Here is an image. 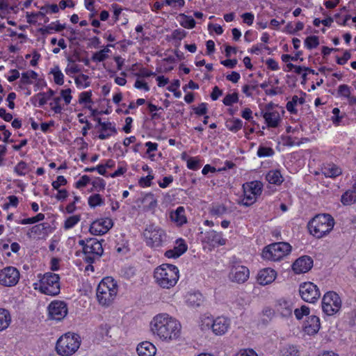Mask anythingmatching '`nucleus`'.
<instances>
[{"instance_id": "f257e3e1", "label": "nucleus", "mask_w": 356, "mask_h": 356, "mask_svg": "<svg viewBox=\"0 0 356 356\" xmlns=\"http://www.w3.org/2000/svg\"><path fill=\"white\" fill-rule=\"evenodd\" d=\"M150 330L161 341L170 342L180 337L181 325L175 318L162 313L153 318L150 323Z\"/></svg>"}, {"instance_id": "f03ea898", "label": "nucleus", "mask_w": 356, "mask_h": 356, "mask_svg": "<svg viewBox=\"0 0 356 356\" xmlns=\"http://www.w3.org/2000/svg\"><path fill=\"white\" fill-rule=\"evenodd\" d=\"M154 277L161 287L170 289L174 286L179 280V270L174 265L163 264L154 270Z\"/></svg>"}, {"instance_id": "7ed1b4c3", "label": "nucleus", "mask_w": 356, "mask_h": 356, "mask_svg": "<svg viewBox=\"0 0 356 356\" xmlns=\"http://www.w3.org/2000/svg\"><path fill=\"white\" fill-rule=\"evenodd\" d=\"M334 220L327 213L318 214L309 222L310 233L316 238H322L329 234L333 229Z\"/></svg>"}, {"instance_id": "20e7f679", "label": "nucleus", "mask_w": 356, "mask_h": 356, "mask_svg": "<svg viewBox=\"0 0 356 356\" xmlns=\"http://www.w3.org/2000/svg\"><path fill=\"white\" fill-rule=\"evenodd\" d=\"M117 282L111 277L104 278L97 289V298L100 305H110L118 293Z\"/></svg>"}, {"instance_id": "39448f33", "label": "nucleus", "mask_w": 356, "mask_h": 356, "mask_svg": "<svg viewBox=\"0 0 356 356\" xmlns=\"http://www.w3.org/2000/svg\"><path fill=\"white\" fill-rule=\"evenodd\" d=\"M80 345V337L76 334L68 332L58 339L56 350L60 356H71L77 351Z\"/></svg>"}, {"instance_id": "423d86ee", "label": "nucleus", "mask_w": 356, "mask_h": 356, "mask_svg": "<svg viewBox=\"0 0 356 356\" xmlns=\"http://www.w3.org/2000/svg\"><path fill=\"white\" fill-rule=\"evenodd\" d=\"M291 250V246L288 243H275L264 248L262 257L264 259L277 261L289 254Z\"/></svg>"}, {"instance_id": "0eeeda50", "label": "nucleus", "mask_w": 356, "mask_h": 356, "mask_svg": "<svg viewBox=\"0 0 356 356\" xmlns=\"http://www.w3.org/2000/svg\"><path fill=\"white\" fill-rule=\"evenodd\" d=\"M59 275L53 273H47L40 280L39 289L46 295L56 296L60 293Z\"/></svg>"}, {"instance_id": "6e6552de", "label": "nucleus", "mask_w": 356, "mask_h": 356, "mask_svg": "<svg viewBox=\"0 0 356 356\" xmlns=\"http://www.w3.org/2000/svg\"><path fill=\"white\" fill-rule=\"evenodd\" d=\"M263 184L259 181H253L243 184V199L241 204L245 207L253 204L258 196L261 194Z\"/></svg>"}, {"instance_id": "1a4fd4ad", "label": "nucleus", "mask_w": 356, "mask_h": 356, "mask_svg": "<svg viewBox=\"0 0 356 356\" xmlns=\"http://www.w3.org/2000/svg\"><path fill=\"white\" fill-rule=\"evenodd\" d=\"M201 328L205 330L212 328L213 332L216 335H222L229 329L230 325L229 320L223 316H219L215 320H212L209 317H207L202 321Z\"/></svg>"}, {"instance_id": "9d476101", "label": "nucleus", "mask_w": 356, "mask_h": 356, "mask_svg": "<svg viewBox=\"0 0 356 356\" xmlns=\"http://www.w3.org/2000/svg\"><path fill=\"white\" fill-rule=\"evenodd\" d=\"M147 245L149 247H159L163 241L165 234L164 231L154 225H149L143 232Z\"/></svg>"}, {"instance_id": "9b49d317", "label": "nucleus", "mask_w": 356, "mask_h": 356, "mask_svg": "<svg viewBox=\"0 0 356 356\" xmlns=\"http://www.w3.org/2000/svg\"><path fill=\"white\" fill-rule=\"evenodd\" d=\"M341 307V300L339 295L333 291L326 293L322 300V309L327 316L337 313Z\"/></svg>"}, {"instance_id": "f8f14e48", "label": "nucleus", "mask_w": 356, "mask_h": 356, "mask_svg": "<svg viewBox=\"0 0 356 356\" xmlns=\"http://www.w3.org/2000/svg\"><path fill=\"white\" fill-rule=\"evenodd\" d=\"M104 249L100 241L96 238H88L85 248V261L92 264L103 254Z\"/></svg>"}, {"instance_id": "ddd939ff", "label": "nucleus", "mask_w": 356, "mask_h": 356, "mask_svg": "<svg viewBox=\"0 0 356 356\" xmlns=\"http://www.w3.org/2000/svg\"><path fill=\"white\" fill-rule=\"evenodd\" d=\"M20 277L19 270L13 266H7L0 270V284L11 287L15 286Z\"/></svg>"}, {"instance_id": "4468645a", "label": "nucleus", "mask_w": 356, "mask_h": 356, "mask_svg": "<svg viewBox=\"0 0 356 356\" xmlns=\"http://www.w3.org/2000/svg\"><path fill=\"white\" fill-rule=\"evenodd\" d=\"M300 294L302 299L307 302H315L321 296L320 291L316 285L312 282H305L300 286Z\"/></svg>"}, {"instance_id": "2eb2a0df", "label": "nucleus", "mask_w": 356, "mask_h": 356, "mask_svg": "<svg viewBox=\"0 0 356 356\" xmlns=\"http://www.w3.org/2000/svg\"><path fill=\"white\" fill-rule=\"evenodd\" d=\"M50 318L60 321L67 314L68 309L67 304L63 301L56 300L50 303L48 307Z\"/></svg>"}, {"instance_id": "dca6fc26", "label": "nucleus", "mask_w": 356, "mask_h": 356, "mask_svg": "<svg viewBox=\"0 0 356 356\" xmlns=\"http://www.w3.org/2000/svg\"><path fill=\"white\" fill-rule=\"evenodd\" d=\"M113 227L111 218H102L94 221L90 227V232L92 235H103Z\"/></svg>"}, {"instance_id": "f3484780", "label": "nucleus", "mask_w": 356, "mask_h": 356, "mask_svg": "<svg viewBox=\"0 0 356 356\" xmlns=\"http://www.w3.org/2000/svg\"><path fill=\"white\" fill-rule=\"evenodd\" d=\"M250 272L247 267L243 266H234L230 273L229 278L232 282L244 283L249 277Z\"/></svg>"}, {"instance_id": "a211bd4d", "label": "nucleus", "mask_w": 356, "mask_h": 356, "mask_svg": "<svg viewBox=\"0 0 356 356\" xmlns=\"http://www.w3.org/2000/svg\"><path fill=\"white\" fill-rule=\"evenodd\" d=\"M313 266V260L309 256H303L297 259L292 268L296 273H304L309 271Z\"/></svg>"}, {"instance_id": "6ab92c4d", "label": "nucleus", "mask_w": 356, "mask_h": 356, "mask_svg": "<svg viewBox=\"0 0 356 356\" xmlns=\"http://www.w3.org/2000/svg\"><path fill=\"white\" fill-rule=\"evenodd\" d=\"M276 275L277 273L273 269L264 268L257 275V282L261 285L269 284L275 280Z\"/></svg>"}, {"instance_id": "aec40b11", "label": "nucleus", "mask_w": 356, "mask_h": 356, "mask_svg": "<svg viewBox=\"0 0 356 356\" xmlns=\"http://www.w3.org/2000/svg\"><path fill=\"white\" fill-rule=\"evenodd\" d=\"M187 250V245L182 238L176 241V244L173 249L167 250L165 256L168 258H177L183 254Z\"/></svg>"}, {"instance_id": "412c9836", "label": "nucleus", "mask_w": 356, "mask_h": 356, "mask_svg": "<svg viewBox=\"0 0 356 356\" xmlns=\"http://www.w3.org/2000/svg\"><path fill=\"white\" fill-rule=\"evenodd\" d=\"M321 327L320 319L316 316H310L305 323L304 330L309 335L316 334Z\"/></svg>"}, {"instance_id": "4be33fe9", "label": "nucleus", "mask_w": 356, "mask_h": 356, "mask_svg": "<svg viewBox=\"0 0 356 356\" xmlns=\"http://www.w3.org/2000/svg\"><path fill=\"white\" fill-rule=\"evenodd\" d=\"M136 351L139 356H154L156 353V348L153 343L145 341L138 345Z\"/></svg>"}, {"instance_id": "5701e85b", "label": "nucleus", "mask_w": 356, "mask_h": 356, "mask_svg": "<svg viewBox=\"0 0 356 356\" xmlns=\"http://www.w3.org/2000/svg\"><path fill=\"white\" fill-rule=\"evenodd\" d=\"M170 220L177 226H181L187 222V218L185 213V209L183 207H178L176 210L171 211L170 213Z\"/></svg>"}, {"instance_id": "b1692460", "label": "nucleus", "mask_w": 356, "mask_h": 356, "mask_svg": "<svg viewBox=\"0 0 356 356\" xmlns=\"http://www.w3.org/2000/svg\"><path fill=\"white\" fill-rule=\"evenodd\" d=\"M293 309V304L290 301L281 299L276 305V310L283 317H289L292 315Z\"/></svg>"}, {"instance_id": "393cba45", "label": "nucleus", "mask_w": 356, "mask_h": 356, "mask_svg": "<svg viewBox=\"0 0 356 356\" xmlns=\"http://www.w3.org/2000/svg\"><path fill=\"white\" fill-rule=\"evenodd\" d=\"M207 242L211 243L213 246L223 245L226 243V240L222 238V234L214 230H210L206 234Z\"/></svg>"}, {"instance_id": "a878e982", "label": "nucleus", "mask_w": 356, "mask_h": 356, "mask_svg": "<svg viewBox=\"0 0 356 356\" xmlns=\"http://www.w3.org/2000/svg\"><path fill=\"white\" fill-rule=\"evenodd\" d=\"M263 118L268 127L275 128L277 127L280 121V115L277 111L265 112L263 114Z\"/></svg>"}, {"instance_id": "bb28decb", "label": "nucleus", "mask_w": 356, "mask_h": 356, "mask_svg": "<svg viewBox=\"0 0 356 356\" xmlns=\"http://www.w3.org/2000/svg\"><path fill=\"white\" fill-rule=\"evenodd\" d=\"M99 131L100 134H99L98 138L101 140H105L111 136L117 133V129L111 122H106V123H103L100 127Z\"/></svg>"}, {"instance_id": "cd10ccee", "label": "nucleus", "mask_w": 356, "mask_h": 356, "mask_svg": "<svg viewBox=\"0 0 356 356\" xmlns=\"http://www.w3.org/2000/svg\"><path fill=\"white\" fill-rule=\"evenodd\" d=\"M266 178L270 184L275 185H280L284 181L280 170H277L269 171Z\"/></svg>"}, {"instance_id": "c85d7f7f", "label": "nucleus", "mask_w": 356, "mask_h": 356, "mask_svg": "<svg viewBox=\"0 0 356 356\" xmlns=\"http://www.w3.org/2000/svg\"><path fill=\"white\" fill-rule=\"evenodd\" d=\"M341 172V169L334 164H328L323 168V175L328 177H336Z\"/></svg>"}, {"instance_id": "c756f323", "label": "nucleus", "mask_w": 356, "mask_h": 356, "mask_svg": "<svg viewBox=\"0 0 356 356\" xmlns=\"http://www.w3.org/2000/svg\"><path fill=\"white\" fill-rule=\"evenodd\" d=\"M11 321V317L8 310L0 308V331L6 329Z\"/></svg>"}, {"instance_id": "7c9ffc66", "label": "nucleus", "mask_w": 356, "mask_h": 356, "mask_svg": "<svg viewBox=\"0 0 356 356\" xmlns=\"http://www.w3.org/2000/svg\"><path fill=\"white\" fill-rule=\"evenodd\" d=\"M298 103L303 104L305 103V98H299L297 95L293 96L292 99L286 104V108L287 111L292 114H296L298 111L296 108V106Z\"/></svg>"}, {"instance_id": "2f4dec72", "label": "nucleus", "mask_w": 356, "mask_h": 356, "mask_svg": "<svg viewBox=\"0 0 356 356\" xmlns=\"http://www.w3.org/2000/svg\"><path fill=\"white\" fill-rule=\"evenodd\" d=\"M341 202L344 205H350L356 202V192L355 191H348L341 196Z\"/></svg>"}, {"instance_id": "473e14b6", "label": "nucleus", "mask_w": 356, "mask_h": 356, "mask_svg": "<svg viewBox=\"0 0 356 356\" xmlns=\"http://www.w3.org/2000/svg\"><path fill=\"white\" fill-rule=\"evenodd\" d=\"M227 128L233 131L237 132L243 127V122L240 119L234 118L226 122Z\"/></svg>"}, {"instance_id": "72a5a7b5", "label": "nucleus", "mask_w": 356, "mask_h": 356, "mask_svg": "<svg viewBox=\"0 0 356 356\" xmlns=\"http://www.w3.org/2000/svg\"><path fill=\"white\" fill-rule=\"evenodd\" d=\"M181 20L180 24L186 29H193L195 26V21L191 16H188L185 14H181L179 15Z\"/></svg>"}, {"instance_id": "f704fd0d", "label": "nucleus", "mask_w": 356, "mask_h": 356, "mask_svg": "<svg viewBox=\"0 0 356 356\" xmlns=\"http://www.w3.org/2000/svg\"><path fill=\"white\" fill-rule=\"evenodd\" d=\"M51 74L54 75V81L55 83L62 86L64 83V75L60 71L58 66H55L51 70Z\"/></svg>"}, {"instance_id": "c9c22d12", "label": "nucleus", "mask_w": 356, "mask_h": 356, "mask_svg": "<svg viewBox=\"0 0 356 356\" xmlns=\"http://www.w3.org/2000/svg\"><path fill=\"white\" fill-rule=\"evenodd\" d=\"M187 301L192 306H200L203 301V297L200 293H191L188 296Z\"/></svg>"}, {"instance_id": "e433bc0d", "label": "nucleus", "mask_w": 356, "mask_h": 356, "mask_svg": "<svg viewBox=\"0 0 356 356\" xmlns=\"http://www.w3.org/2000/svg\"><path fill=\"white\" fill-rule=\"evenodd\" d=\"M38 74L33 70L27 71L22 74L21 82L24 84H31L32 81L31 79H37Z\"/></svg>"}, {"instance_id": "4c0bfd02", "label": "nucleus", "mask_w": 356, "mask_h": 356, "mask_svg": "<svg viewBox=\"0 0 356 356\" xmlns=\"http://www.w3.org/2000/svg\"><path fill=\"white\" fill-rule=\"evenodd\" d=\"M110 51L108 48H104L96 53L92 57V60L95 62H102L108 58L107 53Z\"/></svg>"}, {"instance_id": "58836bf2", "label": "nucleus", "mask_w": 356, "mask_h": 356, "mask_svg": "<svg viewBox=\"0 0 356 356\" xmlns=\"http://www.w3.org/2000/svg\"><path fill=\"white\" fill-rule=\"evenodd\" d=\"M49 99H50V98H47V95L45 92H39L32 97L31 102L34 105H35V102H38L39 106H42L47 104Z\"/></svg>"}, {"instance_id": "ea45409f", "label": "nucleus", "mask_w": 356, "mask_h": 356, "mask_svg": "<svg viewBox=\"0 0 356 356\" xmlns=\"http://www.w3.org/2000/svg\"><path fill=\"white\" fill-rule=\"evenodd\" d=\"M80 216L78 215H74L69 217L65 221L64 224V228L65 229H69L72 228L75 225H76L80 221Z\"/></svg>"}, {"instance_id": "a19ab883", "label": "nucleus", "mask_w": 356, "mask_h": 356, "mask_svg": "<svg viewBox=\"0 0 356 356\" xmlns=\"http://www.w3.org/2000/svg\"><path fill=\"white\" fill-rule=\"evenodd\" d=\"M14 171L19 176H24L28 172V165L24 161H20L14 168Z\"/></svg>"}, {"instance_id": "79ce46f5", "label": "nucleus", "mask_w": 356, "mask_h": 356, "mask_svg": "<svg viewBox=\"0 0 356 356\" xmlns=\"http://www.w3.org/2000/svg\"><path fill=\"white\" fill-rule=\"evenodd\" d=\"M281 352L282 356H298V350L293 346H287Z\"/></svg>"}, {"instance_id": "37998d69", "label": "nucleus", "mask_w": 356, "mask_h": 356, "mask_svg": "<svg viewBox=\"0 0 356 356\" xmlns=\"http://www.w3.org/2000/svg\"><path fill=\"white\" fill-rule=\"evenodd\" d=\"M305 44L307 49H312L319 44L318 38L317 36H309L305 40Z\"/></svg>"}, {"instance_id": "c03bdc74", "label": "nucleus", "mask_w": 356, "mask_h": 356, "mask_svg": "<svg viewBox=\"0 0 356 356\" xmlns=\"http://www.w3.org/2000/svg\"><path fill=\"white\" fill-rule=\"evenodd\" d=\"M337 93L340 97L345 98L350 97L351 94L350 87L346 84H341L338 87Z\"/></svg>"}, {"instance_id": "a18cd8bd", "label": "nucleus", "mask_w": 356, "mask_h": 356, "mask_svg": "<svg viewBox=\"0 0 356 356\" xmlns=\"http://www.w3.org/2000/svg\"><path fill=\"white\" fill-rule=\"evenodd\" d=\"M210 212L213 216H220L227 212V208L222 204H215Z\"/></svg>"}, {"instance_id": "49530a36", "label": "nucleus", "mask_w": 356, "mask_h": 356, "mask_svg": "<svg viewBox=\"0 0 356 356\" xmlns=\"http://www.w3.org/2000/svg\"><path fill=\"white\" fill-rule=\"evenodd\" d=\"M44 215L43 213H38L35 216L32 218H24L21 220L20 223L22 225L33 224L39 221L43 220Z\"/></svg>"}, {"instance_id": "de8ad7c7", "label": "nucleus", "mask_w": 356, "mask_h": 356, "mask_svg": "<svg viewBox=\"0 0 356 356\" xmlns=\"http://www.w3.org/2000/svg\"><path fill=\"white\" fill-rule=\"evenodd\" d=\"M309 314V308L305 305H302L300 308L294 309V314L298 320H300L304 316Z\"/></svg>"}, {"instance_id": "09e8293b", "label": "nucleus", "mask_w": 356, "mask_h": 356, "mask_svg": "<svg viewBox=\"0 0 356 356\" xmlns=\"http://www.w3.org/2000/svg\"><path fill=\"white\" fill-rule=\"evenodd\" d=\"M61 97H56L53 99V101L49 104L51 108L54 111L55 113H61L63 108L60 106Z\"/></svg>"}, {"instance_id": "8fccbe9b", "label": "nucleus", "mask_w": 356, "mask_h": 356, "mask_svg": "<svg viewBox=\"0 0 356 356\" xmlns=\"http://www.w3.org/2000/svg\"><path fill=\"white\" fill-rule=\"evenodd\" d=\"M238 101V94L236 92L227 95L223 99V104L225 106H232Z\"/></svg>"}, {"instance_id": "3c124183", "label": "nucleus", "mask_w": 356, "mask_h": 356, "mask_svg": "<svg viewBox=\"0 0 356 356\" xmlns=\"http://www.w3.org/2000/svg\"><path fill=\"white\" fill-rule=\"evenodd\" d=\"M103 203V200L99 194H95L88 198V204L91 207H95L101 205Z\"/></svg>"}, {"instance_id": "603ef678", "label": "nucleus", "mask_w": 356, "mask_h": 356, "mask_svg": "<svg viewBox=\"0 0 356 356\" xmlns=\"http://www.w3.org/2000/svg\"><path fill=\"white\" fill-rule=\"evenodd\" d=\"M274 154V151L270 147H259L257 151L259 157L271 156Z\"/></svg>"}, {"instance_id": "864d4df0", "label": "nucleus", "mask_w": 356, "mask_h": 356, "mask_svg": "<svg viewBox=\"0 0 356 356\" xmlns=\"http://www.w3.org/2000/svg\"><path fill=\"white\" fill-rule=\"evenodd\" d=\"M92 92L91 91L83 92L79 95V102L80 104L83 103H92Z\"/></svg>"}, {"instance_id": "5fc2aeb1", "label": "nucleus", "mask_w": 356, "mask_h": 356, "mask_svg": "<svg viewBox=\"0 0 356 356\" xmlns=\"http://www.w3.org/2000/svg\"><path fill=\"white\" fill-rule=\"evenodd\" d=\"M72 90L70 88H67L65 90H62L60 92V97L63 98L65 102V104L67 105L71 102V100L72 99V97L71 95Z\"/></svg>"}, {"instance_id": "6e6d98bb", "label": "nucleus", "mask_w": 356, "mask_h": 356, "mask_svg": "<svg viewBox=\"0 0 356 356\" xmlns=\"http://www.w3.org/2000/svg\"><path fill=\"white\" fill-rule=\"evenodd\" d=\"M154 179V176L148 175L146 177H141L138 181L139 185L142 187L150 186L152 180Z\"/></svg>"}, {"instance_id": "4d7b16f0", "label": "nucleus", "mask_w": 356, "mask_h": 356, "mask_svg": "<svg viewBox=\"0 0 356 356\" xmlns=\"http://www.w3.org/2000/svg\"><path fill=\"white\" fill-rule=\"evenodd\" d=\"M66 184H67L66 179L63 176L60 175V176L57 177V179L56 181L52 182V186L54 189L58 190L60 186H64Z\"/></svg>"}, {"instance_id": "13d9d810", "label": "nucleus", "mask_w": 356, "mask_h": 356, "mask_svg": "<svg viewBox=\"0 0 356 356\" xmlns=\"http://www.w3.org/2000/svg\"><path fill=\"white\" fill-rule=\"evenodd\" d=\"M186 35V33L182 29H175L172 33V38L174 40H181Z\"/></svg>"}, {"instance_id": "bf43d9fd", "label": "nucleus", "mask_w": 356, "mask_h": 356, "mask_svg": "<svg viewBox=\"0 0 356 356\" xmlns=\"http://www.w3.org/2000/svg\"><path fill=\"white\" fill-rule=\"evenodd\" d=\"M90 179L88 175H83L76 182V187L80 188L86 186L90 181Z\"/></svg>"}, {"instance_id": "052dcab7", "label": "nucleus", "mask_w": 356, "mask_h": 356, "mask_svg": "<svg viewBox=\"0 0 356 356\" xmlns=\"http://www.w3.org/2000/svg\"><path fill=\"white\" fill-rule=\"evenodd\" d=\"M195 114L202 115L207 113V106L206 103L200 104L197 107L194 108Z\"/></svg>"}, {"instance_id": "680f3d73", "label": "nucleus", "mask_w": 356, "mask_h": 356, "mask_svg": "<svg viewBox=\"0 0 356 356\" xmlns=\"http://www.w3.org/2000/svg\"><path fill=\"white\" fill-rule=\"evenodd\" d=\"M243 21L244 23L247 24L248 25H252L254 21V15H252L251 13H245L242 15Z\"/></svg>"}, {"instance_id": "e2e57ef3", "label": "nucleus", "mask_w": 356, "mask_h": 356, "mask_svg": "<svg viewBox=\"0 0 356 356\" xmlns=\"http://www.w3.org/2000/svg\"><path fill=\"white\" fill-rule=\"evenodd\" d=\"M241 78L240 74L237 72H232L230 74L226 76L227 80L236 83Z\"/></svg>"}, {"instance_id": "0e129e2a", "label": "nucleus", "mask_w": 356, "mask_h": 356, "mask_svg": "<svg viewBox=\"0 0 356 356\" xmlns=\"http://www.w3.org/2000/svg\"><path fill=\"white\" fill-rule=\"evenodd\" d=\"M340 110L338 108H334L332 110L333 116L332 118V120L334 124L338 125L341 122V117L339 116Z\"/></svg>"}, {"instance_id": "69168bd1", "label": "nucleus", "mask_w": 356, "mask_h": 356, "mask_svg": "<svg viewBox=\"0 0 356 356\" xmlns=\"http://www.w3.org/2000/svg\"><path fill=\"white\" fill-rule=\"evenodd\" d=\"M10 7L6 0H0V15H6L9 13Z\"/></svg>"}, {"instance_id": "338daca9", "label": "nucleus", "mask_w": 356, "mask_h": 356, "mask_svg": "<svg viewBox=\"0 0 356 356\" xmlns=\"http://www.w3.org/2000/svg\"><path fill=\"white\" fill-rule=\"evenodd\" d=\"M351 57V54L349 51H346L341 58H337V63L339 65H344Z\"/></svg>"}, {"instance_id": "774afa93", "label": "nucleus", "mask_w": 356, "mask_h": 356, "mask_svg": "<svg viewBox=\"0 0 356 356\" xmlns=\"http://www.w3.org/2000/svg\"><path fill=\"white\" fill-rule=\"evenodd\" d=\"M234 356H258L256 352L252 349L241 350Z\"/></svg>"}]
</instances>
